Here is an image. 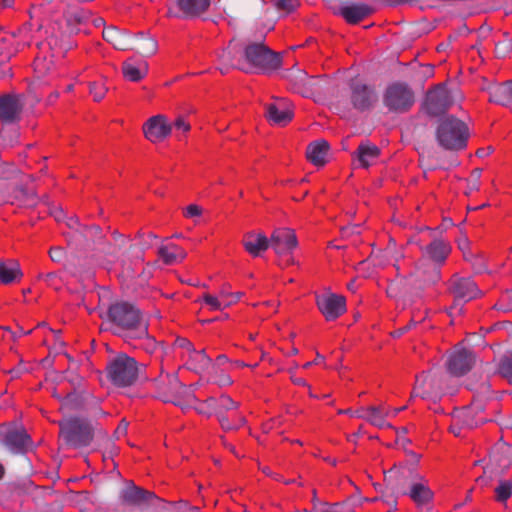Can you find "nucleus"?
Instances as JSON below:
<instances>
[{"label": "nucleus", "instance_id": "ddd939ff", "mask_svg": "<svg viewBox=\"0 0 512 512\" xmlns=\"http://www.w3.org/2000/svg\"><path fill=\"white\" fill-rule=\"evenodd\" d=\"M406 495L418 506H425L433 499L434 493L429 486V481L418 473L411 472V481Z\"/></svg>", "mask_w": 512, "mask_h": 512}, {"label": "nucleus", "instance_id": "3c124183", "mask_svg": "<svg viewBox=\"0 0 512 512\" xmlns=\"http://www.w3.org/2000/svg\"><path fill=\"white\" fill-rule=\"evenodd\" d=\"M201 212H202V210L198 205L191 204L186 207V209L184 211V215L186 217L191 218V217H196V216L201 215Z\"/></svg>", "mask_w": 512, "mask_h": 512}, {"label": "nucleus", "instance_id": "338daca9", "mask_svg": "<svg viewBox=\"0 0 512 512\" xmlns=\"http://www.w3.org/2000/svg\"><path fill=\"white\" fill-rule=\"evenodd\" d=\"M406 406L400 407V408H388V411L390 412V417H396L398 413L405 410Z\"/></svg>", "mask_w": 512, "mask_h": 512}, {"label": "nucleus", "instance_id": "f03ea898", "mask_svg": "<svg viewBox=\"0 0 512 512\" xmlns=\"http://www.w3.org/2000/svg\"><path fill=\"white\" fill-rule=\"evenodd\" d=\"M468 136L467 125L453 116L441 119L436 131L439 145L447 150L463 149L467 144Z\"/></svg>", "mask_w": 512, "mask_h": 512}, {"label": "nucleus", "instance_id": "09e8293b", "mask_svg": "<svg viewBox=\"0 0 512 512\" xmlns=\"http://www.w3.org/2000/svg\"><path fill=\"white\" fill-rule=\"evenodd\" d=\"M273 2L279 10L285 12L293 11L299 4V0H273Z\"/></svg>", "mask_w": 512, "mask_h": 512}, {"label": "nucleus", "instance_id": "b1692460", "mask_svg": "<svg viewBox=\"0 0 512 512\" xmlns=\"http://www.w3.org/2000/svg\"><path fill=\"white\" fill-rule=\"evenodd\" d=\"M486 90L489 94V101L510 107V98H511V87H510V81L503 82V83H494L489 84L488 86L483 88Z\"/></svg>", "mask_w": 512, "mask_h": 512}, {"label": "nucleus", "instance_id": "8fccbe9b", "mask_svg": "<svg viewBox=\"0 0 512 512\" xmlns=\"http://www.w3.org/2000/svg\"><path fill=\"white\" fill-rule=\"evenodd\" d=\"M512 302V289L502 294L499 302V308L509 310L507 307Z\"/></svg>", "mask_w": 512, "mask_h": 512}, {"label": "nucleus", "instance_id": "2f4dec72", "mask_svg": "<svg viewBox=\"0 0 512 512\" xmlns=\"http://www.w3.org/2000/svg\"><path fill=\"white\" fill-rule=\"evenodd\" d=\"M177 5L186 17H196L209 8L210 0H177Z\"/></svg>", "mask_w": 512, "mask_h": 512}, {"label": "nucleus", "instance_id": "0e129e2a", "mask_svg": "<svg viewBox=\"0 0 512 512\" xmlns=\"http://www.w3.org/2000/svg\"><path fill=\"white\" fill-rule=\"evenodd\" d=\"M232 383V379L230 378V376L224 374L220 377V379L218 380V384L219 385H229Z\"/></svg>", "mask_w": 512, "mask_h": 512}, {"label": "nucleus", "instance_id": "72a5a7b5", "mask_svg": "<svg viewBox=\"0 0 512 512\" xmlns=\"http://www.w3.org/2000/svg\"><path fill=\"white\" fill-rule=\"evenodd\" d=\"M34 72L38 79H44L45 77H49V80L46 81L47 84H50L51 80L54 76L58 74L55 73V66L51 60L47 61L45 57L37 56L34 61Z\"/></svg>", "mask_w": 512, "mask_h": 512}, {"label": "nucleus", "instance_id": "423d86ee", "mask_svg": "<svg viewBox=\"0 0 512 512\" xmlns=\"http://www.w3.org/2000/svg\"><path fill=\"white\" fill-rule=\"evenodd\" d=\"M295 232L289 228L276 229L270 240V246L280 259V264L289 266L294 264L293 251L297 247Z\"/></svg>", "mask_w": 512, "mask_h": 512}, {"label": "nucleus", "instance_id": "13d9d810", "mask_svg": "<svg viewBox=\"0 0 512 512\" xmlns=\"http://www.w3.org/2000/svg\"><path fill=\"white\" fill-rule=\"evenodd\" d=\"M43 277V280L50 286H54L55 288H57V286L55 285V280L57 278V275L55 273H47L45 275L42 276Z\"/></svg>", "mask_w": 512, "mask_h": 512}, {"label": "nucleus", "instance_id": "37998d69", "mask_svg": "<svg viewBox=\"0 0 512 512\" xmlns=\"http://www.w3.org/2000/svg\"><path fill=\"white\" fill-rule=\"evenodd\" d=\"M500 375L512 383V354L504 356L499 364Z\"/></svg>", "mask_w": 512, "mask_h": 512}, {"label": "nucleus", "instance_id": "6ab92c4d", "mask_svg": "<svg viewBox=\"0 0 512 512\" xmlns=\"http://www.w3.org/2000/svg\"><path fill=\"white\" fill-rule=\"evenodd\" d=\"M356 417L369 422L371 425L380 428H393V426L386 420L390 417L388 407L385 406H370L356 410Z\"/></svg>", "mask_w": 512, "mask_h": 512}, {"label": "nucleus", "instance_id": "4d7b16f0", "mask_svg": "<svg viewBox=\"0 0 512 512\" xmlns=\"http://www.w3.org/2000/svg\"><path fill=\"white\" fill-rule=\"evenodd\" d=\"M500 449H503V450H504V452H506V453L510 454V456H511V458H510L508 461H506V462H501V465H502L503 467H508V466L512 465V447H511V446H509V445H506V444H502V445H501V447H500Z\"/></svg>", "mask_w": 512, "mask_h": 512}, {"label": "nucleus", "instance_id": "f704fd0d", "mask_svg": "<svg viewBox=\"0 0 512 512\" xmlns=\"http://www.w3.org/2000/svg\"><path fill=\"white\" fill-rule=\"evenodd\" d=\"M210 358L205 354L204 350L196 351L195 349L188 353L186 365L189 369L200 373L210 364Z\"/></svg>", "mask_w": 512, "mask_h": 512}, {"label": "nucleus", "instance_id": "4c0bfd02", "mask_svg": "<svg viewBox=\"0 0 512 512\" xmlns=\"http://www.w3.org/2000/svg\"><path fill=\"white\" fill-rule=\"evenodd\" d=\"M126 342L132 344L136 348L143 349L150 354L154 353L158 348L156 340L148 334V323H146L145 335L140 337H129V340H126Z\"/></svg>", "mask_w": 512, "mask_h": 512}, {"label": "nucleus", "instance_id": "c03bdc74", "mask_svg": "<svg viewBox=\"0 0 512 512\" xmlns=\"http://www.w3.org/2000/svg\"><path fill=\"white\" fill-rule=\"evenodd\" d=\"M32 31V25L30 23L24 24L19 30L17 37L20 38V41L17 43V47L15 51L22 49L26 45H30L31 36L30 33Z\"/></svg>", "mask_w": 512, "mask_h": 512}, {"label": "nucleus", "instance_id": "5701e85b", "mask_svg": "<svg viewBox=\"0 0 512 512\" xmlns=\"http://www.w3.org/2000/svg\"><path fill=\"white\" fill-rule=\"evenodd\" d=\"M122 73L125 80L140 82L148 74V63L143 59L128 58L122 64Z\"/></svg>", "mask_w": 512, "mask_h": 512}, {"label": "nucleus", "instance_id": "c756f323", "mask_svg": "<svg viewBox=\"0 0 512 512\" xmlns=\"http://www.w3.org/2000/svg\"><path fill=\"white\" fill-rule=\"evenodd\" d=\"M380 155V149L369 142L361 143L356 151V158L359 165L363 168H368L373 165Z\"/></svg>", "mask_w": 512, "mask_h": 512}, {"label": "nucleus", "instance_id": "2eb2a0df", "mask_svg": "<svg viewBox=\"0 0 512 512\" xmlns=\"http://www.w3.org/2000/svg\"><path fill=\"white\" fill-rule=\"evenodd\" d=\"M266 117L274 125H286L293 118L291 103L286 99H275L266 105Z\"/></svg>", "mask_w": 512, "mask_h": 512}, {"label": "nucleus", "instance_id": "f257e3e1", "mask_svg": "<svg viewBox=\"0 0 512 512\" xmlns=\"http://www.w3.org/2000/svg\"><path fill=\"white\" fill-rule=\"evenodd\" d=\"M108 318L114 324V331L124 340L129 337H140L146 333L147 321L139 309L127 302H119L110 306Z\"/></svg>", "mask_w": 512, "mask_h": 512}, {"label": "nucleus", "instance_id": "0eeeda50", "mask_svg": "<svg viewBox=\"0 0 512 512\" xmlns=\"http://www.w3.org/2000/svg\"><path fill=\"white\" fill-rule=\"evenodd\" d=\"M383 103L390 111L403 113L413 106L414 93L407 84L395 82L386 88Z\"/></svg>", "mask_w": 512, "mask_h": 512}, {"label": "nucleus", "instance_id": "412c9836", "mask_svg": "<svg viewBox=\"0 0 512 512\" xmlns=\"http://www.w3.org/2000/svg\"><path fill=\"white\" fill-rule=\"evenodd\" d=\"M216 404V398H208L206 401L199 403L195 409L199 414L211 416L215 414L218 417L221 427L224 430H233L238 429L245 423V418L243 416L237 417L236 423H231L228 417H224L221 414V410L214 409L213 406Z\"/></svg>", "mask_w": 512, "mask_h": 512}, {"label": "nucleus", "instance_id": "e433bc0d", "mask_svg": "<svg viewBox=\"0 0 512 512\" xmlns=\"http://www.w3.org/2000/svg\"><path fill=\"white\" fill-rule=\"evenodd\" d=\"M476 410V407L474 404L470 407L463 408L462 410L458 411L453 419L457 422H462V424L468 428L476 427L482 423H484L486 420L483 417H480L478 419H474L472 415L474 414Z\"/></svg>", "mask_w": 512, "mask_h": 512}, {"label": "nucleus", "instance_id": "ea45409f", "mask_svg": "<svg viewBox=\"0 0 512 512\" xmlns=\"http://www.w3.org/2000/svg\"><path fill=\"white\" fill-rule=\"evenodd\" d=\"M512 496V483L510 481H501L495 488V499L500 503L506 501Z\"/></svg>", "mask_w": 512, "mask_h": 512}, {"label": "nucleus", "instance_id": "dca6fc26", "mask_svg": "<svg viewBox=\"0 0 512 512\" xmlns=\"http://www.w3.org/2000/svg\"><path fill=\"white\" fill-rule=\"evenodd\" d=\"M451 105V98L447 89L438 85L427 93L425 107L432 116L444 113Z\"/></svg>", "mask_w": 512, "mask_h": 512}, {"label": "nucleus", "instance_id": "79ce46f5", "mask_svg": "<svg viewBox=\"0 0 512 512\" xmlns=\"http://www.w3.org/2000/svg\"><path fill=\"white\" fill-rule=\"evenodd\" d=\"M197 301L202 302L204 305L208 306L211 311H218L226 308L224 307V304L219 297L210 293H204Z\"/></svg>", "mask_w": 512, "mask_h": 512}, {"label": "nucleus", "instance_id": "a211bd4d", "mask_svg": "<svg viewBox=\"0 0 512 512\" xmlns=\"http://www.w3.org/2000/svg\"><path fill=\"white\" fill-rule=\"evenodd\" d=\"M474 360L475 358L469 350L456 347L448 359V370L452 375L462 376L472 368Z\"/></svg>", "mask_w": 512, "mask_h": 512}, {"label": "nucleus", "instance_id": "a18cd8bd", "mask_svg": "<svg viewBox=\"0 0 512 512\" xmlns=\"http://www.w3.org/2000/svg\"><path fill=\"white\" fill-rule=\"evenodd\" d=\"M143 41L137 48L143 55L149 56L156 52L157 43L153 38L145 37L143 34Z\"/></svg>", "mask_w": 512, "mask_h": 512}, {"label": "nucleus", "instance_id": "6e6552de", "mask_svg": "<svg viewBox=\"0 0 512 512\" xmlns=\"http://www.w3.org/2000/svg\"><path fill=\"white\" fill-rule=\"evenodd\" d=\"M60 434L68 444L76 447L86 446L92 439L91 427L85 421L77 418L61 421Z\"/></svg>", "mask_w": 512, "mask_h": 512}, {"label": "nucleus", "instance_id": "9d476101", "mask_svg": "<svg viewBox=\"0 0 512 512\" xmlns=\"http://www.w3.org/2000/svg\"><path fill=\"white\" fill-rule=\"evenodd\" d=\"M0 437L13 453H25L31 445L29 435L20 427L12 424L0 425Z\"/></svg>", "mask_w": 512, "mask_h": 512}, {"label": "nucleus", "instance_id": "4be33fe9", "mask_svg": "<svg viewBox=\"0 0 512 512\" xmlns=\"http://www.w3.org/2000/svg\"><path fill=\"white\" fill-rule=\"evenodd\" d=\"M450 287L457 300L470 301L480 294L477 285L470 278L454 276Z\"/></svg>", "mask_w": 512, "mask_h": 512}, {"label": "nucleus", "instance_id": "e2e57ef3", "mask_svg": "<svg viewBox=\"0 0 512 512\" xmlns=\"http://www.w3.org/2000/svg\"><path fill=\"white\" fill-rule=\"evenodd\" d=\"M291 381L295 384V385H298V386H308L307 382L305 381V379L301 378V377H297L295 375H291Z\"/></svg>", "mask_w": 512, "mask_h": 512}, {"label": "nucleus", "instance_id": "cd10ccee", "mask_svg": "<svg viewBox=\"0 0 512 512\" xmlns=\"http://www.w3.org/2000/svg\"><path fill=\"white\" fill-rule=\"evenodd\" d=\"M124 502L131 505H140L149 502L155 497L154 493L143 490L130 483L121 493Z\"/></svg>", "mask_w": 512, "mask_h": 512}, {"label": "nucleus", "instance_id": "864d4df0", "mask_svg": "<svg viewBox=\"0 0 512 512\" xmlns=\"http://www.w3.org/2000/svg\"><path fill=\"white\" fill-rule=\"evenodd\" d=\"M176 346L180 347V348H183V349H186L187 350V353L193 351V346H192V343L185 339V338H179L176 340L175 342Z\"/></svg>", "mask_w": 512, "mask_h": 512}, {"label": "nucleus", "instance_id": "58836bf2", "mask_svg": "<svg viewBox=\"0 0 512 512\" xmlns=\"http://www.w3.org/2000/svg\"><path fill=\"white\" fill-rule=\"evenodd\" d=\"M237 407H238V403L226 395H222L218 399H216V404H214V406H213L214 409L221 410V414L224 417H226L225 416L226 412H231L233 414L232 420H230V422L232 424L237 422L238 416H241L240 414H237L235 412Z\"/></svg>", "mask_w": 512, "mask_h": 512}, {"label": "nucleus", "instance_id": "aec40b11", "mask_svg": "<svg viewBox=\"0 0 512 512\" xmlns=\"http://www.w3.org/2000/svg\"><path fill=\"white\" fill-rule=\"evenodd\" d=\"M24 102L19 95H4L0 97V120L13 122L19 119Z\"/></svg>", "mask_w": 512, "mask_h": 512}, {"label": "nucleus", "instance_id": "1a4fd4ad", "mask_svg": "<svg viewBox=\"0 0 512 512\" xmlns=\"http://www.w3.org/2000/svg\"><path fill=\"white\" fill-rule=\"evenodd\" d=\"M420 249L422 257L418 265H423L426 261L431 262L434 274L432 280H437L439 278V267L445 262L451 252L450 244L441 239H434Z\"/></svg>", "mask_w": 512, "mask_h": 512}, {"label": "nucleus", "instance_id": "f8f14e48", "mask_svg": "<svg viewBox=\"0 0 512 512\" xmlns=\"http://www.w3.org/2000/svg\"><path fill=\"white\" fill-rule=\"evenodd\" d=\"M378 100L374 89L360 80H354L350 84V102L358 111H366L372 108Z\"/></svg>", "mask_w": 512, "mask_h": 512}, {"label": "nucleus", "instance_id": "c9c22d12", "mask_svg": "<svg viewBox=\"0 0 512 512\" xmlns=\"http://www.w3.org/2000/svg\"><path fill=\"white\" fill-rule=\"evenodd\" d=\"M19 265L14 262H0V282L3 284H10L13 281L19 280L21 277Z\"/></svg>", "mask_w": 512, "mask_h": 512}, {"label": "nucleus", "instance_id": "603ef678", "mask_svg": "<svg viewBox=\"0 0 512 512\" xmlns=\"http://www.w3.org/2000/svg\"><path fill=\"white\" fill-rule=\"evenodd\" d=\"M64 256V251L60 247H55L50 250V257L55 262H60Z\"/></svg>", "mask_w": 512, "mask_h": 512}, {"label": "nucleus", "instance_id": "69168bd1", "mask_svg": "<svg viewBox=\"0 0 512 512\" xmlns=\"http://www.w3.org/2000/svg\"><path fill=\"white\" fill-rule=\"evenodd\" d=\"M15 0H1L0 6L1 8H12L14 6Z\"/></svg>", "mask_w": 512, "mask_h": 512}, {"label": "nucleus", "instance_id": "7c9ffc66", "mask_svg": "<svg viewBox=\"0 0 512 512\" xmlns=\"http://www.w3.org/2000/svg\"><path fill=\"white\" fill-rule=\"evenodd\" d=\"M328 152V142L325 140H318L309 144L306 155L311 163L317 166H322L326 163Z\"/></svg>", "mask_w": 512, "mask_h": 512}, {"label": "nucleus", "instance_id": "f3484780", "mask_svg": "<svg viewBox=\"0 0 512 512\" xmlns=\"http://www.w3.org/2000/svg\"><path fill=\"white\" fill-rule=\"evenodd\" d=\"M172 131V126L163 115H156L149 118L143 125L145 137L152 143L165 139Z\"/></svg>", "mask_w": 512, "mask_h": 512}, {"label": "nucleus", "instance_id": "20e7f679", "mask_svg": "<svg viewBox=\"0 0 512 512\" xmlns=\"http://www.w3.org/2000/svg\"><path fill=\"white\" fill-rule=\"evenodd\" d=\"M106 369L109 380L118 387L132 385L138 376L136 360L125 353H120L111 359Z\"/></svg>", "mask_w": 512, "mask_h": 512}, {"label": "nucleus", "instance_id": "39448f33", "mask_svg": "<svg viewBox=\"0 0 512 512\" xmlns=\"http://www.w3.org/2000/svg\"><path fill=\"white\" fill-rule=\"evenodd\" d=\"M246 72L252 68L274 70L281 64L279 54L274 53L262 43H252L244 48Z\"/></svg>", "mask_w": 512, "mask_h": 512}, {"label": "nucleus", "instance_id": "bb28decb", "mask_svg": "<svg viewBox=\"0 0 512 512\" xmlns=\"http://www.w3.org/2000/svg\"><path fill=\"white\" fill-rule=\"evenodd\" d=\"M103 39L112 44L117 50L125 51L133 49L129 44L130 35L116 27H107L103 30Z\"/></svg>", "mask_w": 512, "mask_h": 512}, {"label": "nucleus", "instance_id": "680f3d73", "mask_svg": "<svg viewBox=\"0 0 512 512\" xmlns=\"http://www.w3.org/2000/svg\"><path fill=\"white\" fill-rule=\"evenodd\" d=\"M229 296H230V292L228 291V289L223 286L221 288V290L219 291V294L217 297L220 298V300L224 303L225 301L229 300Z\"/></svg>", "mask_w": 512, "mask_h": 512}, {"label": "nucleus", "instance_id": "473e14b6", "mask_svg": "<svg viewBox=\"0 0 512 512\" xmlns=\"http://www.w3.org/2000/svg\"><path fill=\"white\" fill-rule=\"evenodd\" d=\"M427 384L431 389H433L435 381L430 377L429 374L422 372L420 375L416 377V382L411 394V398L421 397L425 399L431 397L433 391L426 389Z\"/></svg>", "mask_w": 512, "mask_h": 512}, {"label": "nucleus", "instance_id": "4468645a", "mask_svg": "<svg viewBox=\"0 0 512 512\" xmlns=\"http://www.w3.org/2000/svg\"><path fill=\"white\" fill-rule=\"evenodd\" d=\"M221 73H226L230 68L246 70L244 61V48L238 43L230 42L219 56Z\"/></svg>", "mask_w": 512, "mask_h": 512}, {"label": "nucleus", "instance_id": "6e6d98bb", "mask_svg": "<svg viewBox=\"0 0 512 512\" xmlns=\"http://www.w3.org/2000/svg\"><path fill=\"white\" fill-rule=\"evenodd\" d=\"M241 297H242L241 292H236V293L230 292L229 300L224 302V307L227 308V307L237 303L241 299Z\"/></svg>", "mask_w": 512, "mask_h": 512}, {"label": "nucleus", "instance_id": "774afa93", "mask_svg": "<svg viewBox=\"0 0 512 512\" xmlns=\"http://www.w3.org/2000/svg\"><path fill=\"white\" fill-rule=\"evenodd\" d=\"M229 362L228 358L226 355H219L217 358H216V364L217 365H224L225 363Z\"/></svg>", "mask_w": 512, "mask_h": 512}, {"label": "nucleus", "instance_id": "bf43d9fd", "mask_svg": "<svg viewBox=\"0 0 512 512\" xmlns=\"http://www.w3.org/2000/svg\"><path fill=\"white\" fill-rule=\"evenodd\" d=\"M127 427H128V423H126L125 421H122L116 431H115V434L117 435V437H121V436H124L127 432Z\"/></svg>", "mask_w": 512, "mask_h": 512}, {"label": "nucleus", "instance_id": "9b49d317", "mask_svg": "<svg viewBox=\"0 0 512 512\" xmlns=\"http://www.w3.org/2000/svg\"><path fill=\"white\" fill-rule=\"evenodd\" d=\"M316 304L327 321L336 320L346 311L345 297L331 292L318 294Z\"/></svg>", "mask_w": 512, "mask_h": 512}, {"label": "nucleus", "instance_id": "c85d7f7f", "mask_svg": "<svg viewBox=\"0 0 512 512\" xmlns=\"http://www.w3.org/2000/svg\"><path fill=\"white\" fill-rule=\"evenodd\" d=\"M158 255L167 265H174L182 262L186 256V251L174 243L162 245L158 249Z\"/></svg>", "mask_w": 512, "mask_h": 512}, {"label": "nucleus", "instance_id": "052dcab7", "mask_svg": "<svg viewBox=\"0 0 512 512\" xmlns=\"http://www.w3.org/2000/svg\"><path fill=\"white\" fill-rule=\"evenodd\" d=\"M501 428L510 429L512 428V414L509 416V418L505 419H498L497 420Z\"/></svg>", "mask_w": 512, "mask_h": 512}, {"label": "nucleus", "instance_id": "de8ad7c7", "mask_svg": "<svg viewBox=\"0 0 512 512\" xmlns=\"http://www.w3.org/2000/svg\"><path fill=\"white\" fill-rule=\"evenodd\" d=\"M107 92V88L100 83H92L90 85V93L93 95L95 101H101Z\"/></svg>", "mask_w": 512, "mask_h": 512}, {"label": "nucleus", "instance_id": "49530a36", "mask_svg": "<svg viewBox=\"0 0 512 512\" xmlns=\"http://www.w3.org/2000/svg\"><path fill=\"white\" fill-rule=\"evenodd\" d=\"M172 128L175 129V132L178 134H185L191 129L190 123L186 120L184 116H178L173 125H171Z\"/></svg>", "mask_w": 512, "mask_h": 512}, {"label": "nucleus", "instance_id": "393cba45", "mask_svg": "<svg viewBox=\"0 0 512 512\" xmlns=\"http://www.w3.org/2000/svg\"><path fill=\"white\" fill-rule=\"evenodd\" d=\"M242 244L250 255L256 257L259 256L261 252L267 250L270 242L262 233L248 232L244 235Z\"/></svg>", "mask_w": 512, "mask_h": 512}, {"label": "nucleus", "instance_id": "5fc2aeb1", "mask_svg": "<svg viewBox=\"0 0 512 512\" xmlns=\"http://www.w3.org/2000/svg\"><path fill=\"white\" fill-rule=\"evenodd\" d=\"M458 247L463 252L464 257H467V251L469 249V240L466 236L461 237L458 240Z\"/></svg>", "mask_w": 512, "mask_h": 512}, {"label": "nucleus", "instance_id": "a878e982", "mask_svg": "<svg viewBox=\"0 0 512 512\" xmlns=\"http://www.w3.org/2000/svg\"><path fill=\"white\" fill-rule=\"evenodd\" d=\"M373 12V9L366 4H351L340 8L341 16L350 24H356Z\"/></svg>", "mask_w": 512, "mask_h": 512}, {"label": "nucleus", "instance_id": "7ed1b4c3", "mask_svg": "<svg viewBox=\"0 0 512 512\" xmlns=\"http://www.w3.org/2000/svg\"><path fill=\"white\" fill-rule=\"evenodd\" d=\"M156 389V397L163 402H171L175 405H182L183 402L190 403L194 398L190 388L182 385L175 374H163L153 381Z\"/></svg>", "mask_w": 512, "mask_h": 512}, {"label": "nucleus", "instance_id": "a19ab883", "mask_svg": "<svg viewBox=\"0 0 512 512\" xmlns=\"http://www.w3.org/2000/svg\"><path fill=\"white\" fill-rule=\"evenodd\" d=\"M67 26L69 28V32L73 34H77L80 29L79 26L84 21V15L82 12L76 11L66 14L65 16Z\"/></svg>", "mask_w": 512, "mask_h": 512}]
</instances>
